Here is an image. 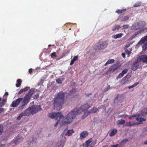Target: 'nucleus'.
Masks as SVG:
<instances>
[{
    "instance_id": "nucleus-44",
    "label": "nucleus",
    "mask_w": 147,
    "mask_h": 147,
    "mask_svg": "<svg viewBox=\"0 0 147 147\" xmlns=\"http://www.w3.org/2000/svg\"><path fill=\"white\" fill-rule=\"evenodd\" d=\"M51 57L53 59L57 57V55H56V53L55 52H53L51 53Z\"/></svg>"
},
{
    "instance_id": "nucleus-38",
    "label": "nucleus",
    "mask_w": 147,
    "mask_h": 147,
    "mask_svg": "<svg viewBox=\"0 0 147 147\" xmlns=\"http://www.w3.org/2000/svg\"><path fill=\"white\" fill-rule=\"evenodd\" d=\"M139 83L138 82H136L133 85L129 86L128 87V88L129 89H130L132 88L135 87L136 86H137L138 84Z\"/></svg>"
},
{
    "instance_id": "nucleus-37",
    "label": "nucleus",
    "mask_w": 147,
    "mask_h": 147,
    "mask_svg": "<svg viewBox=\"0 0 147 147\" xmlns=\"http://www.w3.org/2000/svg\"><path fill=\"white\" fill-rule=\"evenodd\" d=\"M140 33H145L147 32V28H144L139 30Z\"/></svg>"
},
{
    "instance_id": "nucleus-7",
    "label": "nucleus",
    "mask_w": 147,
    "mask_h": 147,
    "mask_svg": "<svg viewBox=\"0 0 147 147\" xmlns=\"http://www.w3.org/2000/svg\"><path fill=\"white\" fill-rule=\"evenodd\" d=\"M120 66V65L118 64H116L111 65L106 71V74H108L111 72L114 71L115 70L119 68Z\"/></svg>"
},
{
    "instance_id": "nucleus-23",
    "label": "nucleus",
    "mask_w": 147,
    "mask_h": 147,
    "mask_svg": "<svg viewBox=\"0 0 147 147\" xmlns=\"http://www.w3.org/2000/svg\"><path fill=\"white\" fill-rule=\"evenodd\" d=\"M136 119L137 121L139 122V123H139V125L141 124L143 121H145L146 120L144 118H142L139 117H137Z\"/></svg>"
},
{
    "instance_id": "nucleus-22",
    "label": "nucleus",
    "mask_w": 147,
    "mask_h": 147,
    "mask_svg": "<svg viewBox=\"0 0 147 147\" xmlns=\"http://www.w3.org/2000/svg\"><path fill=\"white\" fill-rule=\"evenodd\" d=\"M74 133V131L72 129L71 130H68L65 134V136H70L72 135V134Z\"/></svg>"
},
{
    "instance_id": "nucleus-62",
    "label": "nucleus",
    "mask_w": 147,
    "mask_h": 147,
    "mask_svg": "<svg viewBox=\"0 0 147 147\" xmlns=\"http://www.w3.org/2000/svg\"><path fill=\"white\" fill-rule=\"evenodd\" d=\"M130 76H129L128 75H127L123 78H130Z\"/></svg>"
},
{
    "instance_id": "nucleus-52",
    "label": "nucleus",
    "mask_w": 147,
    "mask_h": 147,
    "mask_svg": "<svg viewBox=\"0 0 147 147\" xmlns=\"http://www.w3.org/2000/svg\"><path fill=\"white\" fill-rule=\"evenodd\" d=\"M19 140V139H17L16 140H14V143L16 144H19V142H18Z\"/></svg>"
},
{
    "instance_id": "nucleus-53",
    "label": "nucleus",
    "mask_w": 147,
    "mask_h": 147,
    "mask_svg": "<svg viewBox=\"0 0 147 147\" xmlns=\"http://www.w3.org/2000/svg\"><path fill=\"white\" fill-rule=\"evenodd\" d=\"M124 74L122 73H120V74L118 75V77L119 78H122L124 75Z\"/></svg>"
},
{
    "instance_id": "nucleus-3",
    "label": "nucleus",
    "mask_w": 147,
    "mask_h": 147,
    "mask_svg": "<svg viewBox=\"0 0 147 147\" xmlns=\"http://www.w3.org/2000/svg\"><path fill=\"white\" fill-rule=\"evenodd\" d=\"M34 89L32 88L30 90L28 93L24 96L21 105L18 107V109L22 110L24 107L25 105H26L30 100V99L34 93Z\"/></svg>"
},
{
    "instance_id": "nucleus-36",
    "label": "nucleus",
    "mask_w": 147,
    "mask_h": 147,
    "mask_svg": "<svg viewBox=\"0 0 147 147\" xmlns=\"http://www.w3.org/2000/svg\"><path fill=\"white\" fill-rule=\"evenodd\" d=\"M141 113L142 115H144L147 114V108H144L142 110Z\"/></svg>"
},
{
    "instance_id": "nucleus-20",
    "label": "nucleus",
    "mask_w": 147,
    "mask_h": 147,
    "mask_svg": "<svg viewBox=\"0 0 147 147\" xmlns=\"http://www.w3.org/2000/svg\"><path fill=\"white\" fill-rule=\"evenodd\" d=\"M98 111L99 110L98 108L94 107L91 109L89 111L90 113H95Z\"/></svg>"
},
{
    "instance_id": "nucleus-26",
    "label": "nucleus",
    "mask_w": 147,
    "mask_h": 147,
    "mask_svg": "<svg viewBox=\"0 0 147 147\" xmlns=\"http://www.w3.org/2000/svg\"><path fill=\"white\" fill-rule=\"evenodd\" d=\"M22 81L21 79H18L17 80V84H16V86L17 87H19L21 85Z\"/></svg>"
},
{
    "instance_id": "nucleus-48",
    "label": "nucleus",
    "mask_w": 147,
    "mask_h": 147,
    "mask_svg": "<svg viewBox=\"0 0 147 147\" xmlns=\"http://www.w3.org/2000/svg\"><path fill=\"white\" fill-rule=\"evenodd\" d=\"M129 26L128 24L127 25H125L123 26V29H125L127 28Z\"/></svg>"
},
{
    "instance_id": "nucleus-10",
    "label": "nucleus",
    "mask_w": 147,
    "mask_h": 147,
    "mask_svg": "<svg viewBox=\"0 0 147 147\" xmlns=\"http://www.w3.org/2000/svg\"><path fill=\"white\" fill-rule=\"evenodd\" d=\"M22 100V98H19L16 100H13L12 102L11 106L12 107H16L18 106Z\"/></svg>"
},
{
    "instance_id": "nucleus-19",
    "label": "nucleus",
    "mask_w": 147,
    "mask_h": 147,
    "mask_svg": "<svg viewBox=\"0 0 147 147\" xmlns=\"http://www.w3.org/2000/svg\"><path fill=\"white\" fill-rule=\"evenodd\" d=\"M140 59H142V61L146 63L147 64V55H142L141 56Z\"/></svg>"
},
{
    "instance_id": "nucleus-41",
    "label": "nucleus",
    "mask_w": 147,
    "mask_h": 147,
    "mask_svg": "<svg viewBox=\"0 0 147 147\" xmlns=\"http://www.w3.org/2000/svg\"><path fill=\"white\" fill-rule=\"evenodd\" d=\"M141 5V2L136 3L134 4L133 6L134 7H137L140 6Z\"/></svg>"
},
{
    "instance_id": "nucleus-14",
    "label": "nucleus",
    "mask_w": 147,
    "mask_h": 147,
    "mask_svg": "<svg viewBox=\"0 0 147 147\" xmlns=\"http://www.w3.org/2000/svg\"><path fill=\"white\" fill-rule=\"evenodd\" d=\"M128 140L125 138L119 144V147H123L124 146L126 142L128 141Z\"/></svg>"
},
{
    "instance_id": "nucleus-30",
    "label": "nucleus",
    "mask_w": 147,
    "mask_h": 147,
    "mask_svg": "<svg viewBox=\"0 0 147 147\" xmlns=\"http://www.w3.org/2000/svg\"><path fill=\"white\" fill-rule=\"evenodd\" d=\"M123 35V34L122 33H121L119 34H117L114 36L113 38L115 39L120 38Z\"/></svg>"
},
{
    "instance_id": "nucleus-42",
    "label": "nucleus",
    "mask_w": 147,
    "mask_h": 147,
    "mask_svg": "<svg viewBox=\"0 0 147 147\" xmlns=\"http://www.w3.org/2000/svg\"><path fill=\"white\" fill-rule=\"evenodd\" d=\"M128 116H129L128 115L125 114H122V115H119L118 116V118H121V117L125 118V117H128Z\"/></svg>"
},
{
    "instance_id": "nucleus-6",
    "label": "nucleus",
    "mask_w": 147,
    "mask_h": 147,
    "mask_svg": "<svg viewBox=\"0 0 147 147\" xmlns=\"http://www.w3.org/2000/svg\"><path fill=\"white\" fill-rule=\"evenodd\" d=\"M140 56L136 60H135L131 65V69L134 71L136 70L139 67V62H141L142 59H140Z\"/></svg>"
},
{
    "instance_id": "nucleus-43",
    "label": "nucleus",
    "mask_w": 147,
    "mask_h": 147,
    "mask_svg": "<svg viewBox=\"0 0 147 147\" xmlns=\"http://www.w3.org/2000/svg\"><path fill=\"white\" fill-rule=\"evenodd\" d=\"M63 145L62 142L58 143L55 147H63Z\"/></svg>"
},
{
    "instance_id": "nucleus-57",
    "label": "nucleus",
    "mask_w": 147,
    "mask_h": 147,
    "mask_svg": "<svg viewBox=\"0 0 147 147\" xmlns=\"http://www.w3.org/2000/svg\"><path fill=\"white\" fill-rule=\"evenodd\" d=\"M32 71V69L30 68L29 69L28 72L30 74H31Z\"/></svg>"
},
{
    "instance_id": "nucleus-2",
    "label": "nucleus",
    "mask_w": 147,
    "mask_h": 147,
    "mask_svg": "<svg viewBox=\"0 0 147 147\" xmlns=\"http://www.w3.org/2000/svg\"><path fill=\"white\" fill-rule=\"evenodd\" d=\"M79 111V109L76 108L74 109L73 111L69 113L65 118H63V119L61 123V125L63 126L66 123H70L72 122Z\"/></svg>"
},
{
    "instance_id": "nucleus-64",
    "label": "nucleus",
    "mask_w": 147,
    "mask_h": 147,
    "mask_svg": "<svg viewBox=\"0 0 147 147\" xmlns=\"http://www.w3.org/2000/svg\"><path fill=\"white\" fill-rule=\"evenodd\" d=\"M51 45H48V47H51Z\"/></svg>"
},
{
    "instance_id": "nucleus-31",
    "label": "nucleus",
    "mask_w": 147,
    "mask_h": 147,
    "mask_svg": "<svg viewBox=\"0 0 147 147\" xmlns=\"http://www.w3.org/2000/svg\"><path fill=\"white\" fill-rule=\"evenodd\" d=\"M24 113L22 112L19 114V116L17 117V119L18 120H20L23 116H25Z\"/></svg>"
},
{
    "instance_id": "nucleus-54",
    "label": "nucleus",
    "mask_w": 147,
    "mask_h": 147,
    "mask_svg": "<svg viewBox=\"0 0 147 147\" xmlns=\"http://www.w3.org/2000/svg\"><path fill=\"white\" fill-rule=\"evenodd\" d=\"M111 147H119V145L118 144L115 145H112L111 146Z\"/></svg>"
},
{
    "instance_id": "nucleus-25",
    "label": "nucleus",
    "mask_w": 147,
    "mask_h": 147,
    "mask_svg": "<svg viewBox=\"0 0 147 147\" xmlns=\"http://www.w3.org/2000/svg\"><path fill=\"white\" fill-rule=\"evenodd\" d=\"M90 113L89 111H86L85 112L83 115H82V119H84V118L86 117L88 115L90 114Z\"/></svg>"
},
{
    "instance_id": "nucleus-49",
    "label": "nucleus",
    "mask_w": 147,
    "mask_h": 147,
    "mask_svg": "<svg viewBox=\"0 0 147 147\" xmlns=\"http://www.w3.org/2000/svg\"><path fill=\"white\" fill-rule=\"evenodd\" d=\"M30 88L29 87H26L22 89L24 91V92H25L28 90L29 89H30Z\"/></svg>"
},
{
    "instance_id": "nucleus-58",
    "label": "nucleus",
    "mask_w": 147,
    "mask_h": 147,
    "mask_svg": "<svg viewBox=\"0 0 147 147\" xmlns=\"http://www.w3.org/2000/svg\"><path fill=\"white\" fill-rule=\"evenodd\" d=\"M122 56L123 57L125 58V54L124 53H122Z\"/></svg>"
},
{
    "instance_id": "nucleus-40",
    "label": "nucleus",
    "mask_w": 147,
    "mask_h": 147,
    "mask_svg": "<svg viewBox=\"0 0 147 147\" xmlns=\"http://www.w3.org/2000/svg\"><path fill=\"white\" fill-rule=\"evenodd\" d=\"M129 17L127 16H125L123 17L120 20L121 22H123L129 19Z\"/></svg>"
},
{
    "instance_id": "nucleus-59",
    "label": "nucleus",
    "mask_w": 147,
    "mask_h": 147,
    "mask_svg": "<svg viewBox=\"0 0 147 147\" xmlns=\"http://www.w3.org/2000/svg\"><path fill=\"white\" fill-rule=\"evenodd\" d=\"M144 144H145V145H146L147 144V140L145 141L144 142Z\"/></svg>"
},
{
    "instance_id": "nucleus-5",
    "label": "nucleus",
    "mask_w": 147,
    "mask_h": 147,
    "mask_svg": "<svg viewBox=\"0 0 147 147\" xmlns=\"http://www.w3.org/2000/svg\"><path fill=\"white\" fill-rule=\"evenodd\" d=\"M108 45L107 42L106 41H99L96 45V49L98 50L103 49L106 48Z\"/></svg>"
},
{
    "instance_id": "nucleus-32",
    "label": "nucleus",
    "mask_w": 147,
    "mask_h": 147,
    "mask_svg": "<svg viewBox=\"0 0 147 147\" xmlns=\"http://www.w3.org/2000/svg\"><path fill=\"white\" fill-rule=\"evenodd\" d=\"M140 33V32L139 30L137 32H136L134 34H132L130 38L131 39H133L135 38L137 35Z\"/></svg>"
},
{
    "instance_id": "nucleus-50",
    "label": "nucleus",
    "mask_w": 147,
    "mask_h": 147,
    "mask_svg": "<svg viewBox=\"0 0 147 147\" xmlns=\"http://www.w3.org/2000/svg\"><path fill=\"white\" fill-rule=\"evenodd\" d=\"M3 129V127L1 126L0 125V135H1L2 133Z\"/></svg>"
},
{
    "instance_id": "nucleus-33",
    "label": "nucleus",
    "mask_w": 147,
    "mask_h": 147,
    "mask_svg": "<svg viewBox=\"0 0 147 147\" xmlns=\"http://www.w3.org/2000/svg\"><path fill=\"white\" fill-rule=\"evenodd\" d=\"M6 98H5L4 99H3L2 101L0 102V107H2L3 106H4L5 105V104L6 103Z\"/></svg>"
},
{
    "instance_id": "nucleus-34",
    "label": "nucleus",
    "mask_w": 147,
    "mask_h": 147,
    "mask_svg": "<svg viewBox=\"0 0 147 147\" xmlns=\"http://www.w3.org/2000/svg\"><path fill=\"white\" fill-rule=\"evenodd\" d=\"M142 45V48L143 50L145 51L147 49V41L145 43H144Z\"/></svg>"
},
{
    "instance_id": "nucleus-47",
    "label": "nucleus",
    "mask_w": 147,
    "mask_h": 147,
    "mask_svg": "<svg viewBox=\"0 0 147 147\" xmlns=\"http://www.w3.org/2000/svg\"><path fill=\"white\" fill-rule=\"evenodd\" d=\"M39 94L38 93H37L36 94L34 95V99H37L39 97Z\"/></svg>"
},
{
    "instance_id": "nucleus-4",
    "label": "nucleus",
    "mask_w": 147,
    "mask_h": 147,
    "mask_svg": "<svg viewBox=\"0 0 147 147\" xmlns=\"http://www.w3.org/2000/svg\"><path fill=\"white\" fill-rule=\"evenodd\" d=\"M49 117L51 118L54 119L55 120H58L57 122L54 125L55 127H56L57 125L60 120L63 119L64 118V116L62 115V113L61 112L50 113L49 115Z\"/></svg>"
},
{
    "instance_id": "nucleus-8",
    "label": "nucleus",
    "mask_w": 147,
    "mask_h": 147,
    "mask_svg": "<svg viewBox=\"0 0 147 147\" xmlns=\"http://www.w3.org/2000/svg\"><path fill=\"white\" fill-rule=\"evenodd\" d=\"M92 138H90L88 140L86 141L83 144V147H93V146L95 144V143L92 142L90 144L92 141Z\"/></svg>"
},
{
    "instance_id": "nucleus-35",
    "label": "nucleus",
    "mask_w": 147,
    "mask_h": 147,
    "mask_svg": "<svg viewBox=\"0 0 147 147\" xmlns=\"http://www.w3.org/2000/svg\"><path fill=\"white\" fill-rule=\"evenodd\" d=\"M126 10V9H123L121 10H118L117 11H116V12L118 14H121L124 12H125Z\"/></svg>"
},
{
    "instance_id": "nucleus-28",
    "label": "nucleus",
    "mask_w": 147,
    "mask_h": 147,
    "mask_svg": "<svg viewBox=\"0 0 147 147\" xmlns=\"http://www.w3.org/2000/svg\"><path fill=\"white\" fill-rule=\"evenodd\" d=\"M78 57L77 56L74 57L73 59L71 60L70 64V65H71L73 64L74 63V62L78 60Z\"/></svg>"
},
{
    "instance_id": "nucleus-61",
    "label": "nucleus",
    "mask_w": 147,
    "mask_h": 147,
    "mask_svg": "<svg viewBox=\"0 0 147 147\" xmlns=\"http://www.w3.org/2000/svg\"><path fill=\"white\" fill-rule=\"evenodd\" d=\"M91 94H92V93H90L89 94H86V95L87 96H89L90 95H91Z\"/></svg>"
},
{
    "instance_id": "nucleus-55",
    "label": "nucleus",
    "mask_w": 147,
    "mask_h": 147,
    "mask_svg": "<svg viewBox=\"0 0 147 147\" xmlns=\"http://www.w3.org/2000/svg\"><path fill=\"white\" fill-rule=\"evenodd\" d=\"M118 98L119 97L118 96H116L115 97L114 100V103H115V102H116L117 100H118Z\"/></svg>"
},
{
    "instance_id": "nucleus-1",
    "label": "nucleus",
    "mask_w": 147,
    "mask_h": 147,
    "mask_svg": "<svg viewBox=\"0 0 147 147\" xmlns=\"http://www.w3.org/2000/svg\"><path fill=\"white\" fill-rule=\"evenodd\" d=\"M64 98L65 93L62 91L59 92L55 95L53 102L54 109L58 111L62 109Z\"/></svg>"
},
{
    "instance_id": "nucleus-21",
    "label": "nucleus",
    "mask_w": 147,
    "mask_h": 147,
    "mask_svg": "<svg viewBox=\"0 0 147 147\" xmlns=\"http://www.w3.org/2000/svg\"><path fill=\"white\" fill-rule=\"evenodd\" d=\"M140 29V27L138 25V22L132 25L131 27V29L132 30H137Z\"/></svg>"
},
{
    "instance_id": "nucleus-29",
    "label": "nucleus",
    "mask_w": 147,
    "mask_h": 147,
    "mask_svg": "<svg viewBox=\"0 0 147 147\" xmlns=\"http://www.w3.org/2000/svg\"><path fill=\"white\" fill-rule=\"evenodd\" d=\"M115 60L114 59H110L107 61L105 64V66H106L108 64L113 63L114 62Z\"/></svg>"
},
{
    "instance_id": "nucleus-46",
    "label": "nucleus",
    "mask_w": 147,
    "mask_h": 147,
    "mask_svg": "<svg viewBox=\"0 0 147 147\" xmlns=\"http://www.w3.org/2000/svg\"><path fill=\"white\" fill-rule=\"evenodd\" d=\"M56 82L58 84H61L62 83V80L61 78H59L56 80Z\"/></svg>"
},
{
    "instance_id": "nucleus-56",
    "label": "nucleus",
    "mask_w": 147,
    "mask_h": 147,
    "mask_svg": "<svg viewBox=\"0 0 147 147\" xmlns=\"http://www.w3.org/2000/svg\"><path fill=\"white\" fill-rule=\"evenodd\" d=\"M24 92L23 90V89H21L19 92H18V94H21L23 92Z\"/></svg>"
},
{
    "instance_id": "nucleus-9",
    "label": "nucleus",
    "mask_w": 147,
    "mask_h": 147,
    "mask_svg": "<svg viewBox=\"0 0 147 147\" xmlns=\"http://www.w3.org/2000/svg\"><path fill=\"white\" fill-rule=\"evenodd\" d=\"M32 109L33 115L36 113L41 110V108L40 105H34L30 107Z\"/></svg>"
},
{
    "instance_id": "nucleus-17",
    "label": "nucleus",
    "mask_w": 147,
    "mask_h": 147,
    "mask_svg": "<svg viewBox=\"0 0 147 147\" xmlns=\"http://www.w3.org/2000/svg\"><path fill=\"white\" fill-rule=\"evenodd\" d=\"M147 41V35L142 38L139 43L141 44H143Z\"/></svg>"
},
{
    "instance_id": "nucleus-51",
    "label": "nucleus",
    "mask_w": 147,
    "mask_h": 147,
    "mask_svg": "<svg viewBox=\"0 0 147 147\" xmlns=\"http://www.w3.org/2000/svg\"><path fill=\"white\" fill-rule=\"evenodd\" d=\"M128 70L127 69H124L122 71V73L124 74L127 73V72Z\"/></svg>"
},
{
    "instance_id": "nucleus-60",
    "label": "nucleus",
    "mask_w": 147,
    "mask_h": 147,
    "mask_svg": "<svg viewBox=\"0 0 147 147\" xmlns=\"http://www.w3.org/2000/svg\"><path fill=\"white\" fill-rule=\"evenodd\" d=\"M8 95V93L7 92H5V95L6 96H7Z\"/></svg>"
},
{
    "instance_id": "nucleus-63",
    "label": "nucleus",
    "mask_w": 147,
    "mask_h": 147,
    "mask_svg": "<svg viewBox=\"0 0 147 147\" xmlns=\"http://www.w3.org/2000/svg\"><path fill=\"white\" fill-rule=\"evenodd\" d=\"M129 47V46H126L125 47V49H127Z\"/></svg>"
},
{
    "instance_id": "nucleus-18",
    "label": "nucleus",
    "mask_w": 147,
    "mask_h": 147,
    "mask_svg": "<svg viewBox=\"0 0 147 147\" xmlns=\"http://www.w3.org/2000/svg\"><path fill=\"white\" fill-rule=\"evenodd\" d=\"M138 25L140 27V28H142L145 26L146 25V23L144 21H141L138 22Z\"/></svg>"
},
{
    "instance_id": "nucleus-15",
    "label": "nucleus",
    "mask_w": 147,
    "mask_h": 147,
    "mask_svg": "<svg viewBox=\"0 0 147 147\" xmlns=\"http://www.w3.org/2000/svg\"><path fill=\"white\" fill-rule=\"evenodd\" d=\"M88 133L86 131H84L80 134V138L82 139L88 136Z\"/></svg>"
},
{
    "instance_id": "nucleus-27",
    "label": "nucleus",
    "mask_w": 147,
    "mask_h": 147,
    "mask_svg": "<svg viewBox=\"0 0 147 147\" xmlns=\"http://www.w3.org/2000/svg\"><path fill=\"white\" fill-rule=\"evenodd\" d=\"M120 28V25L116 24L113 27L112 30L113 31H115L117 29L118 30Z\"/></svg>"
},
{
    "instance_id": "nucleus-45",
    "label": "nucleus",
    "mask_w": 147,
    "mask_h": 147,
    "mask_svg": "<svg viewBox=\"0 0 147 147\" xmlns=\"http://www.w3.org/2000/svg\"><path fill=\"white\" fill-rule=\"evenodd\" d=\"M125 52L126 54H127V57H129V56L131 54V52L130 51L128 50H125Z\"/></svg>"
},
{
    "instance_id": "nucleus-24",
    "label": "nucleus",
    "mask_w": 147,
    "mask_h": 147,
    "mask_svg": "<svg viewBox=\"0 0 147 147\" xmlns=\"http://www.w3.org/2000/svg\"><path fill=\"white\" fill-rule=\"evenodd\" d=\"M125 123V121L124 119H121L118 120L117 122V125H120L123 124Z\"/></svg>"
},
{
    "instance_id": "nucleus-13",
    "label": "nucleus",
    "mask_w": 147,
    "mask_h": 147,
    "mask_svg": "<svg viewBox=\"0 0 147 147\" xmlns=\"http://www.w3.org/2000/svg\"><path fill=\"white\" fill-rule=\"evenodd\" d=\"M139 123H138L137 122H134L133 121L131 122H128L126 123L124 125V126L125 127H131L134 126L135 125H139Z\"/></svg>"
},
{
    "instance_id": "nucleus-16",
    "label": "nucleus",
    "mask_w": 147,
    "mask_h": 147,
    "mask_svg": "<svg viewBox=\"0 0 147 147\" xmlns=\"http://www.w3.org/2000/svg\"><path fill=\"white\" fill-rule=\"evenodd\" d=\"M117 130L116 129H111L109 133V136H112L115 135L117 133Z\"/></svg>"
},
{
    "instance_id": "nucleus-12",
    "label": "nucleus",
    "mask_w": 147,
    "mask_h": 147,
    "mask_svg": "<svg viewBox=\"0 0 147 147\" xmlns=\"http://www.w3.org/2000/svg\"><path fill=\"white\" fill-rule=\"evenodd\" d=\"M92 105V104L91 105H90L88 103H86L82 105L80 108L82 111H84L91 107Z\"/></svg>"
},
{
    "instance_id": "nucleus-39",
    "label": "nucleus",
    "mask_w": 147,
    "mask_h": 147,
    "mask_svg": "<svg viewBox=\"0 0 147 147\" xmlns=\"http://www.w3.org/2000/svg\"><path fill=\"white\" fill-rule=\"evenodd\" d=\"M139 116V114H134L133 115L131 116H130L129 117V119H132L133 117H137Z\"/></svg>"
},
{
    "instance_id": "nucleus-11",
    "label": "nucleus",
    "mask_w": 147,
    "mask_h": 147,
    "mask_svg": "<svg viewBox=\"0 0 147 147\" xmlns=\"http://www.w3.org/2000/svg\"><path fill=\"white\" fill-rule=\"evenodd\" d=\"M30 107L26 109L23 112L25 116H28L31 114L33 115L32 112Z\"/></svg>"
}]
</instances>
